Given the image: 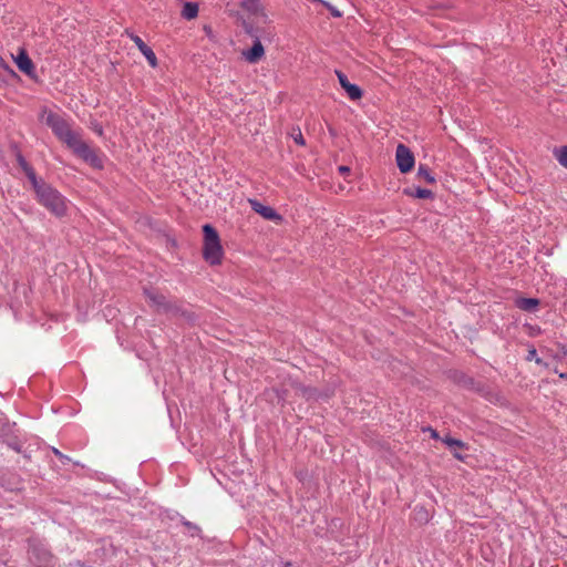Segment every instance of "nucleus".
Returning <instances> with one entry per match:
<instances>
[{
  "mask_svg": "<svg viewBox=\"0 0 567 567\" xmlns=\"http://www.w3.org/2000/svg\"><path fill=\"white\" fill-rule=\"evenodd\" d=\"M443 442L452 449L454 452L456 447H465V442L461 440H455V437L445 436L443 437Z\"/></svg>",
  "mask_w": 567,
  "mask_h": 567,
  "instance_id": "6ab92c4d",
  "label": "nucleus"
},
{
  "mask_svg": "<svg viewBox=\"0 0 567 567\" xmlns=\"http://www.w3.org/2000/svg\"><path fill=\"white\" fill-rule=\"evenodd\" d=\"M204 244L203 256L209 265H219L223 260V246L220 237L213 225L206 224L203 226Z\"/></svg>",
  "mask_w": 567,
  "mask_h": 567,
  "instance_id": "7ed1b4c3",
  "label": "nucleus"
},
{
  "mask_svg": "<svg viewBox=\"0 0 567 567\" xmlns=\"http://www.w3.org/2000/svg\"><path fill=\"white\" fill-rule=\"evenodd\" d=\"M417 513H420V515H421V519L429 520V514H427V512H425V511H423V509H420V511H417Z\"/></svg>",
  "mask_w": 567,
  "mask_h": 567,
  "instance_id": "b1692460",
  "label": "nucleus"
},
{
  "mask_svg": "<svg viewBox=\"0 0 567 567\" xmlns=\"http://www.w3.org/2000/svg\"><path fill=\"white\" fill-rule=\"evenodd\" d=\"M554 156L564 167H567V145L554 150Z\"/></svg>",
  "mask_w": 567,
  "mask_h": 567,
  "instance_id": "a211bd4d",
  "label": "nucleus"
},
{
  "mask_svg": "<svg viewBox=\"0 0 567 567\" xmlns=\"http://www.w3.org/2000/svg\"><path fill=\"white\" fill-rule=\"evenodd\" d=\"M565 358H567V355H564L563 354V349L560 352H557L555 355H554V360L557 362V363H561L564 362Z\"/></svg>",
  "mask_w": 567,
  "mask_h": 567,
  "instance_id": "412c9836",
  "label": "nucleus"
},
{
  "mask_svg": "<svg viewBox=\"0 0 567 567\" xmlns=\"http://www.w3.org/2000/svg\"><path fill=\"white\" fill-rule=\"evenodd\" d=\"M14 61L17 62L18 69L25 74L30 75L31 72L34 71L33 61H31L30 56L27 55L24 49L20 50L18 56L14 58Z\"/></svg>",
  "mask_w": 567,
  "mask_h": 567,
  "instance_id": "9b49d317",
  "label": "nucleus"
},
{
  "mask_svg": "<svg viewBox=\"0 0 567 567\" xmlns=\"http://www.w3.org/2000/svg\"><path fill=\"white\" fill-rule=\"evenodd\" d=\"M536 358H537V351H536V349H535V348H530V349L528 350V353H527V360H528V361H533V359H534V360H535V362H536Z\"/></svg>",
  "mask_w": 567,
  "mask_h": 567,
  "instance_id": "aec40b11",
  "label": "nucleus"
},
{
  "mask_svg": "<svg viewBox=\"0 0 567 567\" xmlns=\"http://www.w3.org/2000/svg\"><path fill=\"white\" fill-rule=\"evenodd\" d=\"M131 39L134 41V43L137 45L140 52L144 54V56L147 59L151 66H157V58L156 53L147 47V44L143 41V39L140 38L137 34H130Z\"/></svg>",
  "mask_w": 567,
  "mask_h": 567,
  "instance_id": "9d476101",
  "label": "nucleus"
},
{
  "mask_svg": "<svg viewBox=\"0 0 567 567\" xmlns=\"http://www.w3.org/2000/svg\"><path fill=\"white\" fill-rule=\"evenodd\" d=\"M560 379L567 380V373H559Z\"/></svg>",
  "mask_w": 567,
  "mask_h": 567,
  "instance_id": "c85d7f7f",
  "label": "nucleus"
},
{
  "mask_svg": "<svg viewBox=\"0 0 567 567\" xmlns=\"http://www.w3.org/2000/svg\"><path fill=\"white\" fill-rule=\"evenodd\" d=\"M248 203L251 206V209L260 215L264 219L274 220L276 224H280L282 220V216L277 214L274 207L262 205V203L254 200V198H249Z\"/></svg>",
  "mask_w": 567,
  "mask_h": 567,
  "instance_id": "0eeeda50",
  "label": "nucleus"
},
{
  "mask_svg": "<svg viewBox=\"0 0 567 567\" xmlns=\"http://www.w3.org/2000/svg\"><path fill=\"white\" fill-rule=\"evenodd\" d=\"M395 162L401 173H409L415 165V155L411 153L409 146L399 144L395 151Z\"/></svg>",
  "mask_w": 567,
  "mask_h": 567,
  "instance_id": "423d86ee",
  "label": "nucleus"
},
{
  "mask_svg": "<svg viewBox=\"0 0 567 567\" xmlns=\"http://www.w3.org/2000/svg\"><path fill=\"white\" fill-rule=\"evenodd\" d=\"M427 431L431 432L432 437H434V439L439 437V433H437V431H435V429L429 427Z\"/></svg>",
  "mask_w": 567,
  "mask_h": 567,
  "instance_id": "393cba45",
  "label": "nucleus"
},
{
  "mask_svg": "<svg viewBox=\"0 0 567 567\" xmlns=\"http://www.w3.org/2000/svg\"><path fill=\"white\" fill-rule=\"evenodd\" d=\"M27 176L32 184L39 203L55 216H64L68 210L64 195L44 181H38L34 171L29 168Z\"/></svg>",
  "mask_w": 567,
  "mask_h": 567,
  "instance_id": "f257e3e1",
  "label": "nucleus"
},
{
  "mask_svg": "<svg viewBox=\"0 0 567 567\" xmlns=\"http://www.w3.org/2000/svg\"><path fill=\"white\" fill-rule=\"evenodd\" d=\"M70 150L92 167L102 168L104 165V159L100 151L87 144L86 141L82 140L81 132L79 131L74 133Z\"/></svg>",
  "mask_w": 567,
  "mask_h": 567,
  "instance_id": "20e7f679",
  "label": "nucleus"
},
{
  "mask_svg": "<svg viewBox=\"0 0 567 567\" xmlns=\"http://www.w3.org/2000/svg\"><path fill=\"white\" fill-rule=\"evenodd\" d=\"M2 63H4V61L2 60V58L0 56V65H2Z\"/></svg>",
  "mask_w": 567,
  "mask_h": 567,
  "instance_id": "2f4dec72",
  "label": "nucleus"
},
{
  "mask_svg": "<svg viewBox=\"0 0 567 567\" xmlns=\"http://www.w3.org/2000/svg\"><path fill=\"white\" fill-rule=\"evenodd\" d=\"M404 194L414 196L415 198H432L433 196L432 190L426 188L404 189Z\"/></svg>",
  "mask_w": 567,
  "mask_h": 567,
  "instance_id": "f3484780",
  "label": "nucleus"
},
{
  "mask_svg": "<svg viewBox=\"0 0 567 567\" xmlns=\"http://www.w3.org/2000/svg\"><path fill=\"white\" fill-rule=\"evenodd\" d=\"M296 142H298V143H300L301 145H303L305 140H303L302 135H299V137H296Z\"/></svg>",
  "mask_w": 567,
  "mask_h": 567,
  "instance_id": "cd10ccee",
  "label": "nucleus"
},
{
  "mask_svg": "<svg viewBox=\"0 0 567 567\" xmlns=\"http://www.w3.org/2000/svg\"><path fill=\"white\" fill-rule=\"evenodd\" d=\"M241 8L247 10L252 14H258L261 18H266L267 13L265 12L264 7L261 6L259 0H245L241 3Z\"/></svg>",
  "mask_w": 567,
  "mask_h": 567,
  "instance_id": "f8f14e48",
  "label": "nucleus"
},
{
  "mask_svg": "<svg viewBox=\"0 0 567 567\" xmlns=\"http://www.w3.org/2000/svg\"><path fill=\"white\" fill-rule=\"evenodd\" d=\"M41 120L51 127L55 136L71 150V144L76 131L72 128L66 118L58 113H53V111L43 110Z\"/></svg>",
  "mask_w": 567,
  "mask_h": 567,
  "instance_id": "f03ea898",
  "label": "nucleus"
},
{
  "mask_svg": "<svg viewBox=\"0 0 567 567\" xmlns=\"http://www.w3.org/2000/svg\"><path fill=\"white\" fill-rule=\"evenodd\" d=\"M458 450H460V449H456V450L454 451V456H455L456 458H458V460H463L462 454H458Z\"/></svg>",
  "mask_w": 567,
  "mask_h": 567,
  "instance_id": "bb28decb",
  "label": "nucleus"
},
{
  "mask_svg": "<svg viewBox=\"0 0 567 567\" xmlns=\"http://www.w3.org/2000/svg\"><path fill=\"white\" fill-rule=\"evenodd\" d=\"M417 177L421 181L427 182V183H435V177L430 171L429 166H425V164H420L417 167Z\"/></svg>",
  "mask_w": 567,
  "mask_h": 567,
  "instance_id": "dca6fc26",
  "label": "nucleus"
},
{
  "mask_svg": "<svg viewBox=\"0 0 567 567\" xmlns=\"http://www.w3.org/2000/svg\"><path fill=\"white\" fill-rule=\"evenodd\" d=\"M563 354L567 355V348L563 347Z\"/></svg>",
  "mask_w": 567,
  "mask_h": 567,
  "instance_id": "7c9ffc66",
  "label": "nucleus"
},
{
  "mask_svg": "<svg viewBox=\"0 0 567 567\" xmlns=\"http://www.w3.org/2000/svg\"><path fill=\"white\" fill-rule=\"evenodd\" d=\"M536 363L538 365L548 367L547 362H544V360H542L539 357L536 358Z\"/></svg>",
  "mask_w": 567,
  "mask_h": 567,
  "instance_id": "a878e982",
  "label": "nucleus"
},
{
  "mask_svg": "<svg viewBox=\"0 0 567 567\" xmlns=\"http://www.w3.org/2000/svg\"><path fill=\"white\" fill-rule=\"evenodd\" d=\"M516 307L525 310L526 312H535L538 308L540 300L536 298H519L515 301Z\"/></svg>",
  "mask_w": 567,
  "mask_h": 567,
  "instance_id": "ddd939ff",
  "label": "nucleus"
},
{
  "mask_svg": "<svg viewBox=\"0 0 567 567\" xmlns=\"http://www.w3.org/2000/svg\"><path fill=\"white\" fill-rule=\"evenodd\" d=\"M198 12H199L198 4H196L194 2H186L183 7L182 16H183V18H186V19H194L197 17Z\"/></svg>",
  "mask_w": 567,
  "mask_h": 567,
  "instance_id": "2eb2a0df",
  "label": "nucleus"
},
{
  "mask_svg": "<svg viewBox=\"0 0 567 567\" xmlns=\"http://www.w3.org/2000/svg\"><path fill=\"white\" fill-rule=\"evenodd\" d=\"M291 564L290 563H286L285 564V567H289Z\"/></svg>",
  "mask_w": 567,
  "mask_h": 567,
  "instance_id": "473e14b6",
  "label": "nucleus"
},
{
  "mask_svg": "<svg viewBox=\"0 0 567 567\" xmlns=\"http://www.w3.org/2000/svg\"><path fill=\"white\" fill-rule=\"evenodd\" d=\"M338 169L344 176H346V174H348L350 172V167L349 166H339Z\"/></svg>",
  "mask_w": 567,
  "mask_h": 567,
  "instance_id": "5701e85b",
  "label": "nucleus"
},
{
  "mask_svg": "<svg viewBox=\"0 0 567 567\" xmlns=\"http://www.w3.org/2000/svg\"><path fill=\"white\" fill-rule=\"evenodd\" d=\"M146 296L152 305L158 309L168 310L169 303L164 295L154 293V291H146Z\"/></svg>",
  "mask_w": 567,
  "mask_h": 567,
  "instance_id": "4468645a",
  "label": "nucleus"
},
{
  "mask_svg": "<svg viewBox=\"0 0 567 567\" xmlns=\"http://www.w3.org/2000/svg\"><path fill=\"white\" fill-rule=\"evenodd\" d=\"M29 554L30 558L34 559L38 565H50L54 559L53 554L47 546V544L39 538H30L29 540Z\"/></svg>",
  "mask_w": 567,
  "mask_h": 567,
  "instance_id": "39448f33",
  "label": "nucleus"
},
{
  "mask_svg": "<svg viewBox=\"0 0 567 567\" xmlns=\"http://www.w3.org/2000/svg\"><path fill=\"white\" fill-rule=\"evenodd\" d=\"M53 454H55L61 460H64V458H68L66 455H64L63 453H61L60 450L58 449H53Z\"/></svg>",
  "mask_w": 567,
  "mask_h": 567,
  "instance_id": "4be33fe9",
  "label": "nucleus"
},
{
  "mask_svg": "<svg viewBox=\"0 0 567 567\" xmlns=\"http://www.w3.org/2000/svg\"><path fill=\"white\" fill-rule=\"evenodd\" d=\"M248 33L252 35L251 30H248ZM255 41L250 49H247L246 51H243L241 54L245 58V60L249 63H256L261 61V59L265 56V48L259 39L258 35L254 34Z\"/></svg>",
  "mask_w": 567,
  "mask_h": 567,
  "instance_id": "6e6552de",
  "label": "nucleus"
},
{
  "mask_svg": "<svg viewBox=\"0 0 567 567\" xmlns=\"http://www.w3.org/2000/svg\"><path fill=\"white\" fill-rule=\"evenodd\" d=\"M96 132H97L99 134H102V133H103V131H102V128H101V127H96Z\"/></svg>",
  "mask_w": 567,
  "mask_h": 567,
  "instance_id": "c756f323",
  "label": "nucleus"
},
{
  "mask_svg": "<svg viewBox=\"0 0 567 567\" xmlns=\"http://www.w3.org/2000/svg\"><path fill=\"white\" fill-rule=\"evenodd\" d=\"M336 74L338 75L340 86L346 90L350 99L355 101V99L362 97L360 87L357 86V84L350 83L347 75L342 73V71H336Z\"/></svg>",
  "mask_w": 567,
  "mask_h": 567,
  "instance_id": "1a4fd4ad",
  "label": "nucleus"
}]
</instances>
